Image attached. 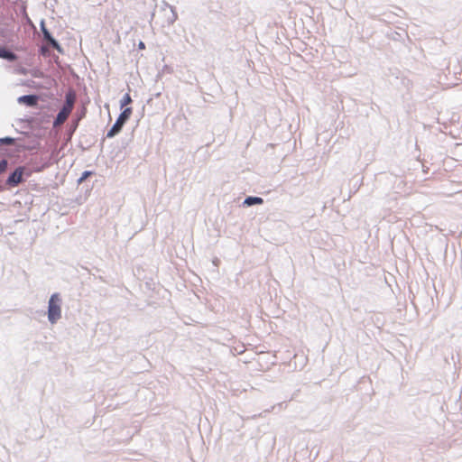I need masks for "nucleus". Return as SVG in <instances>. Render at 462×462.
Masks as SVG:
<instances>
[{
	"label": "nucleus",
	"instance_id": "nucleus-1",
	"mask_svg": "<svg viewBox=\"0 0 462 462\" xmlns=\"http://www.w3.org/2000/svg\"><path fill=\"white\" fill-rule=\"evenodd\" d=\"M75 100L76 97L74 93L69 92L66 95L65 104L57 115V117L53 123L54 127H57L65 123L73 109Z\"/></svg>",
	"mask_w": 462,
	"mask_h": 462
},
{
	"label": "nucleus",
	"instance_id": "nucleus-2",
	"mask_svg": "<svg viewBox=\"0 0 462 462\" xmlns=\"http://www.w3.org/2000/svg\"><path fill=\"white\" fill-rule=\"evenodd\" d=\"M61 317L60 299L58 294L51 296L48 307V319L55 323Z\"/></svg>",
	"mask_w": 462,
	"mask_h": 462
},
{
	"label": "nucleus",
	"instance_id": "nucleus-3",
	"mask_svg": "<svg viewBox=\"0 0 462 462\" xmlns=\"http://www.w3.org/2000/svg\"><path fill=\"white\" fill-rule=\"evenodd\" d=\"M132 113L133 109L131 107H126L125 109H124V111L119 115L112 128L107 132L106 137L112 138L116 134H118L121 131L125 123L130 118Z\"/></svg>",
	"mask_w": 462,
	"mask_h": 462
},
{
	"label": "nucleus",
	"instance_id": "nucleus-4",
	"mask_svg": "<svg viewBox=\"0 0 462 462\" xmlns=\"http://www.w3.org/2000/svg\"><path fill=\"white\" fill-rule=\"evenodd\" d=\"M23 167L16 168L15 171L8 177L6 180L7 185L10 187H16L20 184L23 181Z\"/></svg>",
	"mask_w": 462,
	"mask_h": 462
},
{
	"label": "nucleus",
	"instance_id": "nucleus-5",
	"mask_svg": "<svg viewBox=\"0 0 462 462\" xmlns=\"http://www.w3.org/2000/svg\"><path fill=\"white\" fill-rule=\"evenodd\" d=\"M18 101L29 106H33L37 104L38 97L34 95L22 96L18 98Z\"/></svg>",
	"mask_w": 462,
	"mask_h": 462
},
{
	"label": "nucleus",
	"instance_id": "nucleus-6",
	"mask_svg": "<svg viewBox=\"0 0 462 462\" xmlns=\"http://www.w3.org/2000/svg\"><path fill=\"white\" fill-rule=\"evenodd\" d=\"M0 58L7 60L9 61H14L17 60V56L12 51H8L5 47L0 46Z\"/></svg>",
	"mask_w": 462,
	"mask_h": 462
},
{
	"label": "nucleus",
	"instance_id": "nucleus-7",
	"mask_svg": "<svg viewBox=\"0 0 462 462\" xmlns=\"http://www.w3.org/2000/svg\"><path fill=\"white\" fill-rule=\"evenodd\" d=\"M263 203V199L260 197H248L244 201V204L246 206L260 205Z\"/></svg>",
	"mask_w": 462,
	"mask_h": 462
},
{
	"label": "nucleus",
	"instance_id": "nucleus-8",
	"mask_svg": "<svg viewBox=\"0 0 462 462\" xmlns=\"http://www.w3.org/2000/svg\"><path fill=\"white\" fill-rule=\"evenodd\" d=\"M132 103V98L129 93H126L120 101L121 108Z\"/></svg>",
	"mask_w": 462,
	"mask_h": 462
},
{
	"label": "nucleus",
	"instance_id": "nucleus-9",
	"mask_svg": "<svg viewBox=\"0 0 462 462\" xmlns=\"http://www.w3.org/2000/svg\"><path fill=\"white\" fill-rule=\"evenodd\" d=\"M8 162L6 160L0 161V174L4 173L7 170Z\"/></svg>",
	"mask_w": 462,
	"mask_h": 462
},
{
	"label": "nucleus",
	"instance_id": "nucleus-10",
	"mask_svg": "<svg viewBox=\"0 0 462 462\" xmlns=\"http://www.w3.org/2000/svg\"><path fill=\"white\" fill-rule=\"evenodd\" d=\"M54 49L58 50L59 51H60V44L58 43V42L51 38L49 42H48Z\"/></svg>",
	"mask_w": 462,
	"mask_h": 462
},
{
	"label": "nucleus",
	"instance_id": "nucleus-11",
	"mask_svg": "<svg viewBox=\"0 0 462 462\" xmlns=\"http://www.w3.org/2000/svg\"><path fill=\"white\" fill-rule=\"evenodd\" d=\"M0 142L2 143H5V144H13L14 143V139L11 138V137H5V138H3V139H0Z\"/></svg>",
	"mask_w": 462,
	"mask_h": 462
},
{
	"label": "nucleus",
	"instance_id": "nucleus-12",
	"mask_svg": "<svg viewBox=\"0 0 462 462\" xmlns=\"http://www.w3.org/2000/svg\"><path fill=\"white\" fill-rule=\"evenodd\" d=\"M42 32H43V36H44V39L49 42L52 37L51 35V33L48 32L47 29H45L44 27L42 28Z\"/></svg>",
	"mask_w": 462,
	"mask_h": 462
},
{
	"label": "nucleus",
	"instance_id": "nucleus-13",
	"mask_svg": "<svg viewBox=\"0 0 462 462\" xmlns=\"http://www.w3.org/2000/svg\"><path fill=\"white\" fill-rule=\"evenodd\" d=\"M92 174L91 171H84L82 173V176L80 177V179L79 180V182H82L83 180H85L88 177H89L90 175Z\"/></svg>",
	"mask_w": 462,
	"mask_h": 462
},
{
	"label": "nucleus",
	"instance_id": "nucleus-14",
	"mask_svg": "<svg viewBox=\"0 0 462 462\" xmlns=\"http://www.w3.org/2000/svg\"><path fill=\"white\" fill-rule=\"evenodd\" d=\"M138 47H139L140 50L145 49V45H144V43L143 42H139Z\"/></svg>",
	"mask_w": 462,
	"mask_h": 462
}]
</instances>
